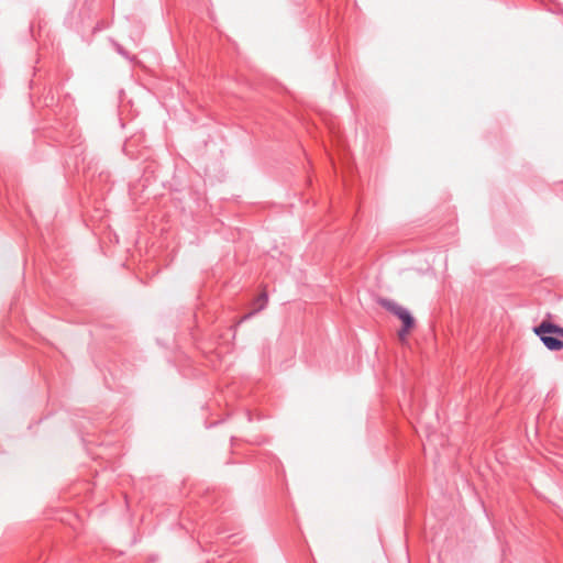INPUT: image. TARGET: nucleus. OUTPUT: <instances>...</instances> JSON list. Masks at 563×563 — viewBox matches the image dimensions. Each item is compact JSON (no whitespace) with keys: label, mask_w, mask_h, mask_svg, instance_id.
<instances>
[{"label":"nucleus","mask_w":563,"mask_h":563,"mask_svg":"<svg viewBox=\"0 0 563 563\" xmlns=\"http://www.w3.org/2000/svg\"><path fill=\"white\" fill-rule=\"evenodd\" d=\"M533 331L548 350L560 351L563 349V327L550 321H542L533 328Z\"/></svg>","instance_id":"f257e3e1"},{"label":"nucleus","mask_w":563,"mask_h":563,"mask_svg":"<svg viewBox=\"0 0 563 563\" xmlns=\"http://www.w3.org/2000/svg\"><path fill=\"white\" fill-rule=\"evenodd\" d=\"M257 301L261 302V306L258 307V309L251 311V312L246 313L245 316H243V318L241 319L240 322L247 320L249 318L254 316L257 311L262 310L265 307V305L267 303V295L265 292L261 294L260 297L257 298Z\"/></svg>","instance_id":"7ed1b4c3"},{"label":"nucleus","mask_w":563,"mask_h":563,"mask_svg":"<svg viewBox=\"0 0 563 563\" xmlns=\"http://www.w3.org/2000/svg\"><path fill=\"white\" fill-rule=\"evenodd\" d=\"M378 303L401 320L402 328L399 330L398 335L401 340H404L409 330L415 325V320L410 312L405 307L398 305L391 299L380 298Z\"/></svg>","instance_id":"f03ea898"}]
</instances>
